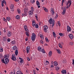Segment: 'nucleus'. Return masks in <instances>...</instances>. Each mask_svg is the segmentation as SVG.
I'll list each match as a JSON object with an SVG mask.
<instances>
[{
  "mask_svg": "<svg viewBox=\"0 0 74 74\" xmlns=\"http://www.w3.org/2000/svg\"><path fill=\"white\" fill-rule=\"evenodd\" d=\"M69 6L67 5H66V8L67 9H68V8H69Z\"/></svg>",
  "mask_w": 74,
  "mask_h": 74,
  "instance_id": "052dcab7",
  "label": "nucleus"
},
{
  "mask_svg": "<svg viewBox=\"0 0 74 74\" xmlns=\"http://www.w3.org/2000/svg\"><path fill=\"white\" fill-rule=\"evenodd\" d=\"M7 20L8 21H10L11 20V18H10V17H8L6 18Z\"/></svg>",
  "mask_w": 74,
  "mask_h": 74,
  "instance_id": "2f4dec72",
  "label": "nucleus"
},
{
  "mask_svg": "<svg viewBox=\"0 0 74 74\" xmlns=\"http://www.w3.org/2000/svg\"><path fill=\"white\" fill-rule=\"evenodd\" d=\"M2 3H3V4H4H4H6V1H5V0L2 1Z\"/></svg>",
  "mask_w": 74,
  "mask_h": 74,
  "instance_id": "de8ad7c7",
  "label": "nucleus"
},
{
  "mask_svg": "<svg viewBox=\"0 0 74 74\" xmlns=\"http://www.w3.org/2000/svg\"><path fill=\"white\" fill-rule=\"evenodd\" d=\"M40 37L41 39H42V40H43V39H44V37H43V36H42V34H40Z\"/></svg>",
  "mask_w": 74,
  "mask_h": 74,
  "instance_id": "473e14b6",
  "label": "nucleus"
},
{
  "mask_svg": "<svg viewBox=\"0 0 74 74\" xmlns=\"http://www.w3.org/2000/svg\"><path fill=\"white\" fill-rule=\"evenodd\" d=\"M32 25L33 27H34L36 25V22L34 21H32Z\"/></svg>",
  "mask_w": 74,
  "mask_h": 74,
  "instance_id": "a211bd4d",
  "label": "nucleus"
},
{
  "mask_svg": "<svg viewBox=\"0 0 74 74\" xmlns=\"http://www.w3.org/2000/svg\"><path fill=\"white\" fill-rule=\"evenodd\" d=\"M41 49H42V48H41V47L40 46L38 47V51H40V50H41Z\"/></svg>",
  "mask_w": 74,
  "mask_h": 74,
  "instance_id": "72a5a7b5",
  "label": "nucleus"
},
{
  "mask_svg": "<svg viewBox=\"0 0 74 74\" xmlns=\"http://www.w3.org/2000/svg\"><path fill=\"white\" fill-rule=\"evenodd\" d=\"M24 11L25 12H26V11H27V8H25L24 9Z\"/></svg>",
  "mask_w": 74,
  "mask_h": 74,
  "instance_id": "a19ab883",
  "label": "nucleus"
},
{
  "mask_svg": "<svg viewBox=\"0 0 74 74\" xmlns=\"http://www.w3.org/2000/svg\"><path fill=\"white\" fill-rule=\"evenodd\" d=\"M10 41H11V40H10V38H8L7 39L8 42H10Z\"/></svg>",
  "mask_w": 74,
  "mask_h": 74,
  "instance_id": "6e6d98bb",
  "label": "nucleus"
},
{
  "mask_svg": "<svg viewBox=\"0 0 74 74\" xmlns=\"http://www.w3.org/2000/svg\"><path fill=\"white\" fill-rule=\"evenodd\" d=\"M19 59H20V60H23V59H22V58L21 57H19Z\"/></svg>",
  "mask_w": 74,
  "mask_h": 74,
  "instance_id": "e2e57ef3",
  "label": "nucleus"
},
{
  "mask_svg": "<svg viewBox=\"0 0 74 74\" xmlns=\"http://www.w3.org/2000/svg\"><path fill=\"white\" fill-rule=\"evenodd\" d=\"M1 62L2 63H5V64H6L5 62V61L4 60V58L1 59Z\"/></svg>",
  "mask_w": 74,
  "mask_h": 74,
  "instance_id": "2eb2a0df",
  "label": "nucleus"
},
{
  "mask_svg": "<svg viewBox=\"0 0 74 74\" xmlns=\"http://www.w3.org/2000/svg\"><path fill=\"white\" fill-rule=\"evenodd\" d=\"M17 12L18 14H20L21 13V10L19 9H17Z\"/></svg>",
  "mask_w": 74,
  "mask_h": 74,
  "instance_id": "7c9ffc66",
  "label": "nucleus"
},
{
  "mask_svg": "<svg viewBox=\"0 0 74 74\" xmlns=\"http://www.w3.org/2000/svg\"><path fill=\"white\" fill-rule=\"evenodd\" d=\"M31 11H32L33 12L34 11V8H33V7H31Z\"/></svg>",
  "mask_w": 74,
  "mask_h": 74,
  "instance_id": "79ce46f5",
  "label": "nucleus"
},
{
  "mask_svg": "<svg viewBox=\"0 0 74 74\" xmlns=\"http://www.w3.org/2000/svg\"><path fill=\"white\" fill-rule=\"evenodd\" d=\"M27 59L28 60V61H30V58H29V57H27Z\"/></svg>",
  "mask_w": 74,
  "mask_h": 74,
  "instance_id": "680f3d73",
  "label": "nucleus"
},
{
  "mask_svg": "<svg viewBox=\"0 0 74 74\" xmlns=\"http://www.w3.org/2000/svg\"><path fill=\"white\" fill-rule=\"evenodd\" d=\"M30 46H27L26 48V51L27 53H29V51H30Z\"/></svg>",
  "mask_w": 74,
  "mask_h": 74,
  "instance_id": "6e6552de",
  "label": "nucleus"
},
{
  "mask_svg": "<svg viewBox=\"0 0 74 74\" xmlns=\"http://www.w3.org/2000/svg\"><path fill=\"white\" fill-rule=\"evenodd\" d=\"M53 63L54 64V65L55 66H58V63L56 61H54L53 62Z\"/></svg>",
  "mask_w": 74,
  "mask_h": 74,
  "instance_id": "f3484780",
  "label": "nucleus"
},
{
  "mask_svg": "<svg viewBox=\"0 0 74 74\" xmlns=\"http://www.w3.org/2000/svg\"><path fill=\"white\" fill-rule=\"evenodd\" d=\"M69 38L72 40L74 38V36H73V35L72 34H70V35H69Z\"/></svg>",
  "mask_w": 74,
  "mask_h": 74,
  "instance_id": "9b49d317",
  "label": "nucleus"
},
{
  "mask_svg": "<svg viewBox=\"0 0 74 74\" xmlns=\"http://www.w3.org/2000/svg\"><path fill=\"white\" fill-rule=\"evenodd\" d=\"M49 56H52V51H50L49 53Z\"/></svg>",
  "mask_w": 74,
  "mask_h": 74,
  "instance_id": "393cba45",
  "label": "nucleus"
},
{
  "mask_svg": "<svg viewBox=\"0 0 74 74\" xmlns=\"http://www.w3.org/2000/svg\"><path fill=\"white\" fill-rule=\"evenodd\" d=\"M16 46H14L12 48L13 50V51H14L15 50H16Z\"/></svg>",
  "mask_w": 74,
  "mask_h": 74,
  "instance_id": "cd10ccee",
  "label": "nucleus"
},
{
  "mask_svg": "<svg viewBox=\"0 0 74 74\" xmlns=\"http://www.w3.org/2000/svg\"><path fill=\"white\" fill-rule=\"evenodd\" d=\"M26 35L27 37H29V33L27 32H25Z\"/></svg>",
  "mask_w": 74,
  "mask_h": 74,
  "instance_id": "5701e85b",
  "label": "nucleus"
},
{
  "mask_svg": "<svg viewBox=\"0 0 74 74\" xmlns=\"http://www.w3.org/2000/svg\"><path fill=\"white\" fill-rule=\"evenodd\" d=\"M40 43H41L42 44H44V42H43V41L42 40H40Z\"/></svg>",
  "mask_w": 74,
  "mask_h": 74,
  "instance_id": "58836bf2",
  "label": "nucleus"
},
{
  "mask_svg": "<svg viewBox=\"0 0 74 74\" xmlns=\"http://www.w3.org/2000/svg\"><path fill=\"white\" fill-rule=\"evenodd\" d=\"M58 45H59V47H60V48H62V46L61 45V44H60V43H59L58 44Z\"/></svg>",
  "mask_w": 74,
  "mask_h": 74,
  "instance_id": "5fc2aeb1",
  "label": "nucleus"
},
{
  "mask_svg": "<svg viewBox=\"0 0 74 74\" xmlns=\"http://www.w3.org/2000/svg\"><path fill=\"white\" fill-rule=\"evenodd\" d=\"M30 2L32 4H34L35 2V0H30Z\"/></svg>",
  "mask_w": 74,
  "mask_h": 74,
  "instance_id": "a878e982",
  "label": "nucleus"
},
{
  "mask_svg": "<svg viewBox=\"0 0 74 74\" xmlns=\"http://www.w3.org/2000/svg\"><path fill=\"white\" fill-rule=\"evenodd\" d=\"M19 18H20V17H19V16L17 15L16 16V19H19Z\"/></svg>",
  "mask_w": 74,
  "mask_h": 74,
  "instance_id": "c85d7f7f",
  "label": "nucleus"
},
{
  "mask_svg": "<svg viewBox=\"0 0 74 74\" xmlns=\"http://www.w3.org/2000/svg\"><path fill=\"white\" fill-rule=\"evenodd\" d=\"M4 39L6 41L7 40V38H6V37H3Z\"/></svg>",
  "mask_w": 74,
  "mask_h": 74,
  "instance_id": "13d9d810",
  "label": "nucleus"
},
{
  "mask_svg": "<svg viewBox=\"0 0 74 74\" xmlns=\"http://www.w3.org/2000/svg\"><path fill=\"white\" fill-rule=\"evenodd\" d=\"M23 16H26V15H27V14H26V13L25 12L23 14Z\"/></svg>",
  "mask_w": 74,
  "mask_h": 74,
  "instance_id": "3c124183",
  "label": "nucleus"
},
{
  "mask_svg": "<svg viewBox=\"0 0 74 74\" xmlns=\"http://www.w3.org/2000/svg\"><path fill=\"white\" fill-rule=\"evenodd\" d=\"M42 51L43 53H45V52L44 51V49H42Z\"/></svg>",
  "mask_w": 74,
  "mask_h": 74,
  "instance_id": "a18cd8bd",
  "label": "nucleus"
},
{
  "mask_svg": "<svg viewBox=\"0 0 74 74\" xmlns=\"http://www.w3.org/2000/svg\"><path fill=\"white\" fill-rule=\"evenodd\" d=\"M3 48H0V52H3Z\"/></svg>",
  "mask_w": 74,
  "mask_h": 74,
  "instance_id": "603ef678",
  "label": "nucleus"
},
{
  "mask_svg": "<svg viewBox=\"0 0 74 74\" xmlns=\"http://www.w3.org/2000/svg\"><path fill=\"white\" fill-rule=\"evenodd\" d=\"M15 54L16 55V56H18V50H16L15 52Z\"/></svg>",
  "mask_w": 74,
  "mask_h": 74,
  "instance_id": "4be33fe9",
  "label": "nucleus"
},
{
  "mask_svg": "<svg viewBox=\"0 0 74 74\" xmlns=\"http://www.w3.org/2000/svg\"><path fill=\"white\" fill-rule=\"evenodd\" d=\"M61 72L62 74H64L65 73H66V71L65 70H62Z\"/></svg>",
  "mask_w": 74,
  "mask_h": 74,
  "instance_id": "bb28decb",
  "label": "nucleus"
},
{
  "mask_svg": "<svg viewBox=\"0 0 74 74\" xmlns=\"http://www.w3.org/2000/svg\"><path fill=\"white\" fill-rule=\"evenodd\" d=\"M48 26H47L46 25H45L44 26L43 29H48Z\"/></svg>",
  "mask_w": 74,
  "mask_h": 74,
  "instance_id": "b1692460",
  "label": "nucleus"
},
{
  "mask_svg": "<svg viewBox=\"0 0 74 74\" xmlns=\"http://www.w3.org/2000/svg\"><path fill=\"white\" fill-rule=\"evenodd\" d=\"M20 63H23V60H21L19 61Z\"/></svg>",
  "mask_w": 74,
  "mask_h": 74,
  "instance_id": "4d7b16f0",
  "label": "nucleus"
},
{
  "mask_svg": "<svg viewBox=\"0 0 74 74\" xmlns=\"http://www.w3.org/2000/svg\"><path fill=\"white\" fill-rule=\"evenodd\" d=\"M10 56V55H8L7 56L5 55L4 57L5 58V59H8V58H9V57Z\"/></svg>",
  "mask_w": 74,
  "mask_h": 74,
  "instance_id": "dca6fc26",
  "label": "nucleus"
},
{
  "mask_svg": "<svg viewBox=\"0 0 74 74\" xmlns=\"http://www.w3.org/2000/svg\"><path fill=\"white\" fill-rule=\"evenodd\" d=\"M11 43L12 44H15V40H13V41H12Z\"/></svg>",
  "mask_w": 74,
  "mask_h": 74,
  "instance_id": "4c0bfd02",
  "label": "nucleus"
},
{
  "mask_svg": "<svg viewBox=\"0 0 74 74\" xmlns=\"http://www.w3.org/2000/svg\"><path fill=\"white\" fill-rule=\"evenodd\" d=\"M59 35H60V36H61L62 37L63 36H64V34H63L62 33H59Z\"/></svg>",
  "mask_w": 74,
  "mask_h": 74,
  "instance_id": "c9c22d12",
  "label": "nucleus"
},
{
  "mask_svg": "<svg viewBox=\"0 0 74 74\" xmlns=\"http://www.w3.org/2000/svg\"><path fill=\"white\" fill-rule=\"evenodd\" d=\"M16 74H23V73H21V71H17L16 73Z\"/></svg>",
  "mask_w": 74,
  "mask_h": 74,
  "instance_id": "aec40b11",
  "label": "nucleus"
},
{
  "mask_svg": "<svg viewBox=\"0 0 74 74\" xmlns=\"http://www.w3.org/2000/svg\"><path fill=\"white\" fill-rule=\"evenodd\" d=\"M66 7H65L64 8V9L63 10V12H62V15H64V14H66Z\"/></svg>",
  "mask_w": 74,
  "mask_h": 74,
  "instance_id": "20e7f679",
  "label": "nucleus"
},
{
  "mask_svg": "<svg viewBox=\"0 0 74 74\" xmlns=\"http://www.w3.org/2000/svg\"><path fill=\"white\" fill-rule=\"evenodd\" d=\"M67 31L69 32H71V28L70 27L69 25L67 26Z\"/></svg>",
  "mask_w": 74,
  "mask_h": 74,
  "instance_id": "1a4fd4ad",
  "label": "nucleus"
},
{
  "mask_svg": "<svg viewBox=\"0 0 74 74\" xmlns=\"http://www.w3.org/2000/svg\"><path fill=\"white\" fill-rule=\"evenodd\" d=\"M32 36L31 37V39L32 41H34L36 39V36L35 33H33Z\"/></svg>",
  "mask_w": 74,
  "mask_h": 74,
  "instance_id": "f03ea898",
  "label": "nucleus"
},
{
  "mask_svg": "<svg viewBox=\"0 0 74 74\" xmlns=\"http://www.w3.org/2000/svg\"><path fill=\"white\" fill-rule=\"evenodd\" d=\"M50 12H51L52 15H55V11L53 10V8H51L50 10Z\"/></svg>",
  "mask_w": 74,
  "mask_h": 74,
  "instance_id": "423d86ee",
  "label": "nucleus"
},
{
  "mask_svg": "<svg viewBox=\"0 0 74 74\" xmlns=\"http://www.w3.org/2000/svg\"><path fill=\"white\" fill-rule=\"evenodd\" d=\"M10 8L11 11H12V12L14 11V4H12L10 6Z\"/></svg>",
  "mask_w": 74,
  "mask_h": 74,
  "instance_id": "7ed1b4c3",
  "label": "nucleus"
},
{
  "mask_svg": "<svg viewBox=\"0 0 74 74\" xmlns=\"http://www.w3.org/2000/svg\"><path fill=\"white\" fill-rule=\"evenodd\" d=\"M5 62H6V64H7L8 63V62H9V59H5Z\"/></svg>",
  "mask_w": 74,
  "mask_h": 74,
  "instance_id": "412c9836",
  "label": "nucleus"
},
{
  "mask_svg": "<svg viewBox=\"0 0 74 74\" xmlns=\"http://www.w3.org/2000/svg\"><path fill=\"white\" fill-rule=\"evenodd\" d=\"M11 59L12 60H13L14 61H15L16 60V59L15 58V55H14L13 54L12 55V57L11 58Z\"/></svg>",
  "mask_w": 74,
  "mask_h": 74,
  "instance_id": "39448f33",
  "label": "nucleus"
},
{
  "mask_svg": "<svg viewBox=\"0 0 74 74\" xmlns=\"http://www.w3.org/2000/svg\"><path fill=\"white\" fill-rule=\"evenodd\" d=\"M3 21H5V22H7V20H6L4 18H3Z\"/></svg>",
  "mask_w": 74,
  "mask_h": 74,
  "instance_id": "bf43d9fd",
  "label": "nucleus"
},
{
  "mask_svg": "<svg viewBox=\"0 0 74 74\" xmlns=\"http://www.w3.org/2000/svg\"><path fill=\"white\" fill-rule=\"evenodd\" d=\"M70 44L71 45H74V43L72 42H70Z\"/></svg>",
  "mask_w": 74,
  "mask_h": 74,
  "instance_id": "37998d69",
  "label": "nucleus"
},
{
  "mask_svg": "<svg viewBox=\"0 0 74 74\" xmlns=\"http://www.w3.org/2000/svg\"><path fill=\"white\" fill-rule=\"evenodd\" d=\"M9 26H10V29H12V25H10Z\"/></svg>",
  "mask_w": 74,
  "mask_h": 74,
  "instance_id": "69168bd1",
  "label": "nucleus"
},
{
  "mask_svg": "<svg viewBox=\"0 0 74 74\" xmlns=\"http://www.w3.org/2000/svg\"><path fill=\"white\" fill-rule=\"evenodd\" d=\"M53 34L54 37H55L56 38V34L54 32H53Z\"/></svg>",
  "mask_w": 74,
  "mask_h": 74,
  "instance_id": "e433bc0d",
  "label": "nucleus"
},
{
  "mask_svg": "<svg viewBox=\"0 0 74 74\" xmlns=\"http://www.w3.org/2000/svg\"><path fill=\"white\" fill-rule=\"evenodd\" d=\"M45 40H46V42H49V40H48V38H45Z\"/></svg>",
  "mask_w": 74,
  "mask_h": 74,
  "instance_id": "ea45409f",
  "label": "nucleus"
},
{
  "mask_svg": "<svg viewBox=\"0 0 74 74\" xmlns=\"http://www.w3.org/2000/svg\"><path fill=\"white\" fill-rule=\"evenodd\" d=\"M45 64V65H48V64H49V61L46 60Z\"/></svg>",
  "mask_w": 74,
  "mask_h": 74,
  "instance_id": "c756f323",
  "label": "nucleus"
},
{
  "mask_svg": "<svg viewBox=\"0 0 74 74\" xmlns=\"http://www.w3.org/2000/svg\"><path fill=\"white\" fill-rule=\"evenodd\" d=\"M24 28L25 29V31H27L28 30L27 27L26 25H25L24 26Z\"/></svg>",
  "mask_w": 74,
  "mask_h": 74,
  "instance_id": "6ab92c4d",
  "label": "nucleus"
},
{
  "mask_svg": "<svg viewBox=\"0 0 74 74\" xmlns=\"http://www.w3.org/2000/svg\"><path fill=\"white\" fill-rule=\"evenodd\" d=\"M43 30L45 33L47 32V31H48V30H47V29H43Z\"/></svg>",
  "mask_w": 74,
  "mask_h": 74,
  "instance_id": "09e8293b",
  "label": "nucleus"
},
{
  "mask_svg": "<svg viewBox=\"0 0 74 74\" xmlns=\"http://www.w3.org/2000/svg\"><path fill=\"white\" fill-rule=\"evenodd\" d=\"M7 36L8 37H10L11 36V35H12V33H11V32L9 31L7 33Z\"/></svg>",
  "mask_w": 74,
  "mask_h": 74,
  "instance_id": "0eeeda50",
  "label": "nucleus"
},
{
  "mask_svg": "<svg viewBox=\"0 0 74 74\" xmlns=\"http://www.w3.org/2000/svg\"><path fill=\"white\" fill-rule=\"evenodd\" d=\"M35 27L36 28V29H38V25L37 24H36L35 25Z\"/></svg>",
  "mask_w": 74,
  "mask_h": 74,
  "instance_id": "8fccbe9b",
  "label": "nucleus"
},
{
  "mask_svg": "<svg viewBox=\"0 0 74 74\" xmlns=\"http://www.w3.org/2000/svg\"><path fill=\"white\" fill-rule=\"evenodd\" d=\"M57 23L59 25V26H61V25H60V22L59 21H58L57 22Z\"/></svg>",
  "mask_w": 74,
  "mask_h": 74,
  "instance_id": "49530a36",
  "label": "nucleus"
},
{
  "mask_svg": "<svg viewBox=\"0 0 74 74\" xmlns=\"http://www.w3.org/2000/svg\"><path fill=\"white\" fill-rule=\"evenodd\" d=\"M72 64L73 65H74V60H73Z\"/></svg>",
  "mask_w": 74,
  "mask_h": 74,
  "instance_id": "338daca9",
  "label": "nucleus"
},
{
  "mask_svg": "<svg viewBox=\"0 0 74 74\" xmlns=\"http://www.w3.org/2000/svg\"><path fill=\"white\" fill-rule=\"evenodd\" d=\"M32 11H30L29 12V15H33V12Z\"/></svg>",
  "mask_w": 74,
  "mask_h": 74,
  "instance_id": "ddd939ff",
  "label": "nucleus"
},
{
  "mask_svg": "<svg viewBox=\"0 0 74 74\" xmlns=\"http://www.w3.org/2000/svg\"><path fill=\"white\" fill-rule=\"evenodd\" d=\"M57 52L58 53H60V50H57Z\"/></svg>",
  "mask_w": 74,
  "mask_h": 74,
  "instance_id": "c03bdc74",
  "label": "nucleus"
},
{
  "mask_svg": "<svg viewBox=\"0 0 74 74\" xmlns=\"http://www.w3.org/2000/svg\"><path fill=\"white\" fill-rule=\"evenodd\" d=\"M8 31V29L7 28H5L4 29V30L3 31V33H5Z\"/></svg>",
  "mask_w": 74,
  "mask_h": 74,
  "instance_id": "f8f14e48",
  "label": "nucleus"
},
{
  "mask_svg": "<svg viewBox=\"0 0 74 74\" xmlns=\"http://www.w3.org/2000/svg\"><path fill=\"white\" fill-rule=\"evenodd\" d=\"M49 22L50 23V24H52V27H53L54 25H55V21H52V18H50V19L49 20Z\"/></svg>",
  "mask_w": 74,
  "mask_h": 74,
  "instance_id": "f257e3e1",
  "label": "nucleus"
},
{
  "mask_svg": "<svg viewBox=\"0 0 74 74\" xmlns=\"http://www.w3.org/2000/svg\"><path fill=\"white\" fill-rule=\"evenodd\" d=\"M43 10H44L45 11V12H48V10L47 9L46 7H44Z\"/></svg>",
  "mask_w": 74,
  "mask_h": 74,
  "instance_id": "4468645a",
  "label": "nucleus"
},
{
  "mask_svg": "<svg viewBox=\"0 0 74 74\" xmlns=\"http://www.w3.org/2000/svg\"><path fill=\"white\" fill-rule=\"evenodd\" d=\"M25 41H28V38H26L25 39Z\"/></svg>",
  "mask_w": 74,
  "mask_h": 74,
  "instance_id": "774afa93",
  "label": "nucleus"
},
{
  "mask_svg": "<svg viewBox=\"0 0 74 74\" xmlns=\"http://www.w3.org/2000/svg\"><path fill=\"white\" fill-rule=\"evenodd\" d=\"M72 3V2L71 1V0H70L68 1V2L67 4V5H69V7H70V5H71Z\"/></svg>",
  "mask_w": 74,
  "mask_h": 74,
  "instance_id": "9d476101",
  "label": "nucleus"
},
{
  "mask_svg": "<svg viewBox=\"0 0 74 74\" xmlns=\"http://www.w3.org/2000/svg\"><path fill=\"white\" fill-rule=\"evenodd\" d=\"M36 4H37V5H40V2L38 1H36Z\"/></svg>",
  "mask_w": 74,
  "mask_h": 74,
  "instance_id": "f704fd0d",
  "label": "nucleus"
},
{
  "mask_svg": "<svg viewBox=\"0 0 74 74\" xmlns=\"http://www.w3.org/2000/svg\"><path fill=\"white\" fill-rule=\"evenodd\" d=\"M36 69L37 70H38V71H39V69H38V68L37 67H36Z\"/></svg>",
  "mask_w": 74,
  "mask_h": 74,
  "instance_id": "0e129e2a",
  "label": "nucleus"
},
{
  "mask_svg": "<svg viewBox=\"0 0 74 74\" xmlns=\"http://www.w3.org/2000/svg\"><path fill=\"white\" fill-rule=\"evenodd\" d=\"M58 17V14H56V16L55 17V19H56Z\"/></svg>",
  "mask_w": 74,
  "mask_h": 74,
  "instance_id": "864d4df0",
  "label": "nucleus"
}]
</instances>
